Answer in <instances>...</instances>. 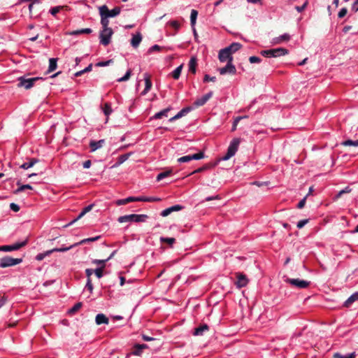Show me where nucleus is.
Returning <instances> with one entry per match:
<instances>
[{"instance_id": "nucleus-1", "label": "nucleus", "mask_w": 358, "mask_h": 358, "mask_svg": "<svg viewBox=\"0 0 358 358\" xmlns=\"http://www.w3.org/2000/svg\"><path fill=\"white\" fill-rule=\"evenodd\" d=\"M148 216L146 215L130 214L125 215L118 217L117 221L120 223L124 222H143L146 220Z\"/></svg>"}, {"instance_id": "nucleus-2", "label": "nucleus", "mask_w": 358, "mask_h": 358, "mask_svg": "<svg viewBox=\"0 0 358 358\" xmlns=\"http://www.w3.org/2000/svg\"><path fill=\"white\" fill-rule=\"evenodd\" d=\"M241 141L239 138H234L229 143L227 148V153L222 157L223 161L229 160L231 157L235 155L238 151Z\"/></svg>"}, {"instance_id": "nucleus-3", "label": "nucleus", "mask_w": 358, "mask_h": 358, "mask_svg": "<svg viewBox=\"0 0 358 358\" xmlns=\"http://www.w3.org/2000/svg\"><path fill=\"white\" fill-rule=\"evenodd\" d=\"M288 54V50L284 48H278L261 51V55L266 57H278Z\"/></svg>"}, {"instance_id": "nucleus-4", "label": "nucleus", "mask_w": 358, "mask_h": 358, "mask_svg": "<svg viewBox=\"0 0 358 358\" xmlns=\"http://www.w3.org/2000/svg\"><path fill=\"white\" fill-rule=\"evenodd\" d=\"M42 79L43 78L41 77H34V78H27L24 76H22L18 78L19 83H17V87H24L26 90H29L34 86L36 81H37L38 80H42Z\"/></svg>"}, {"instance_id": "nucleus-5", "label": "nucleus", "mask_w": 358, "mask_h": 358, "mask_svg": "<svg viewBox=\"0 0 358 358\" xmlns=\"http://www.w3.org/2000/svg\"><path fill=\"white\" fill-rule=\"evenodd\" d=\"M22 262V258H13L10 257H4L0 259V267L6 268L17 265Z\"/></svg>"}, {"instance_id": "nucleus-6", "label": "nucleus", "mask_w": 358, "mask_h": 358, "mask_svg": "<svg viewBox=\"0 0 358 358\" xmlns=\"http://www.w3.org/2000/svg\"><path fill=\"white\" fill-rule=\"evenodd\" d=\"M113 34L112 29H103L100 32V43L104 46L108 45L110 43V38Z\"/></svg>"}, {"instance_id": "nucleus-7", "label": "nucleus", "mask_w": 358, "mask_h": 358, "mask_svg": "<svg viewBox=\"0 0 358 358\" xmlns=\"http://www.w3.org/2000/svg\"><path fill=\"white\" fill-rule=\"evenodd\" d=\"M100 15H105L108 17H113L118 15L120 13V8L115 7L112 10H109L106 6H102L99 8Z\"/></svg>"}, {"instance_id": "nucleus-8", "label": "nucleus", "mask_w": 358, "mask_h": 358, "mask_svg": "<svg viewBox=\"0 0 358 358\" xmlns=\"http://www.w3.org/2000/svg\"><path fill=\"white\" fill-rule=\"evenodd\" d=\"M285 282L287 283H289L292 286H294V287H296L301 288V289L306 288L310 285V282L304 280H301L299 278H296V279L287 278L285 280Z\"/></svg>"}, {"instance_id": "nucleus-9", "label": "nucleus", "mask_w": 358, "mask_h": 358, "mask_svg": "<svg viewBox=\"0 0 358 358\" xmlns=\"http://www.w3.org/2000/svg\"><path fill=\"white\" fill-rule=\"evenodd\" d=\"M71 248H54L52 250H48L43 253H39L36 256V259L37 261H42L45 257L49 256L54 252H65L69 250Z\"/></svg>"}, {"instance_id": "nucleus-10", "label": "nucleus", "mask_w": 358, "mask_h": 358, "mask_svg": "<svg viewBox=\"0 0 358 358\" xmlns=\"http://www.w3.org/2000/svg\"><path fill=\"white\" fill-rule=\"evenodd\" d=\"M235 275L237 279L235 285L238 288L244 287L248 285V279L245 274L238 272L235 273Z\"/></svg>"}, {"instance_id": "nucleus-11", "label": "nucleus", "mask_w": 358, "mask_h": 358, "mask_svg": "<svg viewBox=\"0 0 358 358\" xmlns=\"http://www.w3.org/2000/svg\"><path fill=\"white\" fill-rule=\"evenodd\" d=\"M218 71L221 75H224L226 73L234 75L236 73L235 66L233 64L232 62L230 61H228L227 65L224 67L219 69Z\"/></svg>"}, {"instance_id": "nucleus-12", "label": "nucleus", "mask_w": 358, "mask_h": 358, "mask_svg": "<svg viewBox=\"0 0 358 358\" xmlns=\"http://www.w3.org/2000/svg\"><path fill=\"white\" fill-rule=\"evenodd\" d=\"M218 58L221 62H228V61L233 62L232 55L230 54V52L226 48H224V49H222L220 50L219 55H218Z\"/></svg>"}, {"instance_id": "nucleus-13", "label": "nucleus", "mask_w": 358, "mask_h": 358, "mask_svg": "<svg viewBox=\"0 0 358 358\" xmlns=\"http://www.w3.org/2000/svg\"><path fill=\"white\" fill-rule=\"evenodd\" d=\"M213 94V92L210 91L208 93L206 94L205 95L199 98H197L194 102V105L196 107H199L205 105L206 103L212 97Z\"/></svg>"}, {"instance_id": "nucleus-14", "label": "nucleus", "mask_w": 358, "mask_h": 358, "mask_svg": "<svg viewBox=\"0 0 358 358\" xmlns=\"http://www.w3.org/2000/svg\"><path fill=\"white\" fill-rule=\"evenodd\" d=\"M101 236H96L92 237V238H84V239L81 240L80 241H79L78 243H75L72 244L71 246H78L79 245H81V244H91V243H94V241L101 240Z\"/></svg>"}, {"instance_id": "nucleus-15", "label": "nucleus", "mask_w": 358, "mask_h": 358, "mask_svg": "<svg viewBox=\"0 0 358 358\" xmlns=\"http://www.w3.org/2000/svg\"><path fill=\"white\" fill-rule=\"evenodd\" d=\"M291 38V36L289 34H283L278 37L273 38L272 39V43L273 45H277L282 43L283 41H288Z\"/></svg>"}, {"instance_id": "nucleus-16", "label": "nucleus", "mask_w": 358, "mask_h": 358, "mask_svg": "<svg viewBox=\"0 0 358 358\" xmlns=\"http://www.w3.org/2000/svg\"><path fill=\"white\" fill-rule=\"evenodd\" d=\"M144 80H145V88L143 91L141 92L142 95H145L152 87V81L150 78L148 73L144 74Z\"/></svg>"}, {"instance_id": "nucleus-17", "label": "nucleus", "mask_w": 358, "mask_h": 358, "mask_svg": "<svg viewBox=\"0 0 358 358\" xmlns=\"http://www.w3.org/2000/svg\"><path fill=\"white\" fill-rule=\"evenodd\" d=\"M141 41H142V36H141V33L138 32L137 34H134L132 36V38L131 39V45L133 48H136L138 47Z\"/></svg>"}, {"instance_id": "nucleus-18", "label": "nucleus", "mask_w": 358, "mask_h": 358, "mask_svg": "<svg viewBox=\"0 0 358 358\" xmlns=\"http://www.w3.org/2000/svg\"><path fill=\"white\" fill-rule=\"evenodd\" d=\"M209 327L206 324H201L199 327L194 329L193 332L194 336H202L203 333L208 331Z\"/></svg>"}, {"instance_id": "nucleus-19", "label": "nucleus", "mask_w": 358, "mask_h": 358, "mask_svg": "<svg viewBox=\"0 0 358 358\" xmlns=\"http://www.w3.org/2000/svg\"><path fill=\"white\" fill-rule=\"evenodd\" d=\"M105 141L103 139L99 140V141H91L90 143V148L91 149L92 152H94L95 150L101 148Z\"/></svg>"}, {"instance_id": "nucleus-20", "label": "nucleus", "mask_w": 358, "mask_h": 358, "mask_svg": "<svg viewBox=\"0 0 358 358\" xmlns=\"http://www.w3.org/2000/svg\"><path fill=\"white\" fill-rule=\"evenodd\" d=\"M95 322L97 325L102 324H108L109 323V320L104 314L99 313L96 315Z\"/></svg>"}, {"instance_id": "nucleus-21", "label": "nucleus", "mask_w": 358, "mask_h": 358, "mask_svg": "<svg viewBox=\"0 0 358 358\" xmlns=\"http://www.w3.org/2000/svg\"><path fill=\"white\" fill-rule=\"evenodd\" d=\"M197 15H198L197 10L192 9L191 10V14H190V24H191V27L193 29L194 34H196L195 24H196V22Z\"/></svg>"}, {"instance_id": "nucleus-22", "label": "nucleus", "mask_w": 358, "mask_h": 358, "mask_svg": "<svg viewBox=\"0 0 358 358\" xmlns=\"http://www.w3.org/2000/svg\"><path fill=\"white\" fill-rule=\"evenodd\" d=\"M103 114L106 116V121H108L110 115L113 113V109L111 107V103L109 102H106L101 106Z\"/></svg>"}, {"instance_id": "nucleus-23", "label": "nucleus", "mask_w": 358, "mask_h": 358, "mask_svg": "<svg viewBox=\"0 0 358 358\" xmlns=\"http://www.w3.org/2000/svg\"><path fill=\"white\" fill-rule=\"evenodd\" d=\"M171 108H166L157 113H155L151 119H161L163 117H168V113L171 110Z\"/></svg>"}, {"instance_id": "nucleus-24", "label": "nucleus", "mask_w": 358, "mask_h": 358, "mask_svg": "<svg viewBox=\"0 0 358 358\" xmlns=\"http://www.w3.org/2000/svg\"><path fill=\"white\" fill-rule=\"evenodd\" d=\"M242 48V45L239 43H232L229 46L225 48L232 55L233 53L236 52Z\"/></svg>"}, {"instance_id": "nucleus-25", "label": "nucleus", "mask_w": 358, "mask_h": 358, "mask_svg": "<svg viewBox=\"0 0 358 358\" xmlns=\"http://www.w3.org/2000/svg\"><path fill=\"white\" fill-rule=\"evenodd\" d=\"M196 65H197L196 58L194 57H191V59L189 62V64H188L189 71L190 72H192V73H195Z\"/></svg>"}, {"instance_id": "nucleus-26", "label": "nucleus", "mask_w": 358, "mask_h": 358, "mask_svg": "<svg viewBox=\"0 0 358 358\" xmlns=\"http://www.w3.org/2000/svg\"><path fill=\"white\" fill-rule=\"evenodd\" d=\"M358 301V292L352 294L345 302L344 306L349 307L353 302Z\"/></svg>"}, {"instance_id": "nucleus-27", "label": "nucleus", "mask_w": 358, "mask_h": 358, "mask_svg": "<svg viewBox=\"0 0 358 358\" xmlns=\"http://www.w3.org/2000/svg\"><path fill=\"white\" fill-rule=\"evenodd\" d=\"M182 67H183V65L181 64L180 66H178L176 69H175L171 73V76L174 79V80H178L180 76V74H181V71H182Z\"/></svg>"}, {"instance_id": "nucleus-28", "label": "nucleus", "mask_w": 358, "mask_h": 358, "mask_svg": "<svg viewBox=\"0 0 358 358\" xmlns=\"http://www.w3.org/2000/svg\"><path fill=\"white\" fill-rule=\"evenodd\" d=\"M57 58H50L49 59V66L48 69V73H50L54 71L57 67Z\"/></svg>"}, {"instance_id": "nucleus-29", "label": "nucleus", "mask_w": 358, "mask_h": 358, "mask_svg": "<svg viewBox=\"0 0 358 358\" xmlns=\"http://www.w3.org/2000/svg\"><path fill=\"white\" fill-rule=\"evenodd\" d=\"M135 201L134 196H129L126 199H118L115 201L117 206L125 205L129 202Z\"/></svg>"}, {"instance_id": "nucleus-30", "label": "nucleus", "mask_w": 358, "mask_h": 358, "mask_svg": "<svg viewBox=\"0 0 358 358\" xmlns=\"http://www.w3.org/2000/svg\"><path fill=\"white\" fill-rule=\"evenodd\" d=\"M116 251H114L113 252L111 253V255L106 259H94L92 261V263L94 264H101L103 268L105 267V264L107 261H108L110 259L112 258V257L114 255V254L115 253Z\"/></svg>"}, {"instance_id": "nucleus-31", "label": "nucleus", "mask_w": 358, "mask_h": 358, "mask_svg": "<svg viewBox=\"0 0 358 358\" xmlns=\"http://www.w3.org/2000/svg\"><path fill=\"white\" fill-rule=\"evenodd\" d=\"M36 162H38V160L33 158V159H31L29 160V162H24L23 163L21 166H20V168L21 169H28L31 167H32Z\"/></svg>"}, {"instance_id": "nucleus-32", "label": "nucleus", "mask_w": 358, "mask_h": 358, "mask_svg": "<svg viewBox=\"0 0 358 358\" xmlns=\"http://www.w3.org/2000/svg\"><path fill=\"white\" fill-rule=\"evenodd\" d=\"M93 207V205L91 204V205H88L87 206H85L83 210L80 213V214L78 215V216L74 219L73 220V222H76L78 220H79L80 217H82L85 213H88L89 211H90L92 210Z\"/></svg>"}, {"instance_id": "nucleus-33", "label": "nucleus", "mask_w": 358, "mask_h": 358, "mask_svg": "<svg viewBox=\"0 0 358 358\" xmlns=\"http://www.w3.org/2000/svg\"><path fill=\"white\" fill-rule=\"evenodd\" d=\"M83 306V303L81 302H78L76 303L71 308H70L68 311L69 315H74L77 313Z\"/></svg>"}, {"instance_id": "nucleus-34", "label": "nucleus", "mask_w": 358, "mask_h": 358, "mask_svg": "<svg viewBox=\"0 0 358 358\" xmlns=\"http://www.w3.org/2000/svg\"><path fill=\"white\" fill-rule=\"evenodd\" d=\"M341 145L343 146H355L358 147V139L353 141V140H346L341 143Z\"/></svg>"}, {"instance_id": "nucleus-35", "label": "nucleus", "mask_w": 358, "mask_h": 358, "mask_svg": "<svg viewBox=\"0 0 358 358\" xmlns=\"http://www.w3.org/2000/svg\"><path fill=\"white\" fill-rule=\"evenodd\" d=\"M334 358H355V352H352L345 355H343L339 352H336L333 355Z\"/></svg>"}, {"instance_id": "nucleus-36", "label": "nucleus", "mask_w": 358, "mask_h": 358, "mask_svg": "<svg viewBox=\"0 0 358 358\" xmlns=\"http://www.w3.org/2000/svg\"><path fill=\"white\" fill-rule=\"evenodd\" d=\"M66 6H55V7H52L49 10V13L53 15V16H56V15L60 12L62 10H63Z\"/></svg>"}, {"instance_id": "nucleus-37", "label": "nucleus", "mask_w": 358, "mask_h": 358, "mask_svg": "<svg viewBox=\"0 0 358 358\" xmlns=\"http://www.w3.org/2000/svg\"><path fill=\"white\" fill-rule=\"evenodd\" d=\"M129 156V154H124L119 156L115 166H117L124 163L126 160L128 159Z\"/></svg>"}, {"instance_id": "nucleus-38", "label": "nucleus", "mask_w": 358, "mask_h": 358, "mask_svg": "<svg viewBox=\"0 0 358 358\" xmlns=\"http://www.w3.org/2000/svg\"><path fill=\"white\" fill-rule=\"evenodd\" d=\"M172 173V171L171 170H169V171H164V172H162L160 173H159L157 176V181H160L162 180V179L171 176Z\"/></svg>"}, {"instance_id": "nucleus-39", "label": "nucleus", "mask_w": 358, "mask_h": 358, "mask_svg": "<svg viewBox=\"0 0 358 358\" xmlns=\"http://www.w3.org/2000/svg\"><path fill=\"white\" fill-rule=\"evenodd\" d=\"M159 240L161 243H167L170 245H172L176 243V239L174 238L160 237Z\"/></svg>"}, {"instance_id": "nucleus-40", "label": "nucleus", "mask_w": 358, "mask_h": 358, "mask_svg": "<svg viewBox=\"0 0 358 358\" xmlns=\"http://www.w3.org/2000/svg\"><path fill=\"white\" fill-rule=\"evenodd\" d=\"M92 32V29H90V28H85V29H78V30L74 31L72 33V34L73 35H79V34H90Z\"/></svg>"}, {"instance_id": "nucleus-41", "label": "nucleus", "mask_w": 358, "mask_h": 358, "mask_svg": "<svg viewBox=\"0 0 358 358\" xmlns=\"http://www.w3.org/2000/svg\"><path fill=\"white\" fill-rule=\"evenodd\" d=\"M101 24L102 25L103 29H110L108 27L109 21L108 20V17H106L104 15H101Z\"/></svg>"}, {"instance_id": "nucleus-42", "label": "nucleus", "mask_w": 358, "mask_h": 358, "mask_svg": "<svg viewBox=\"0 0 358 358\" xmlns=\"http://www.w3.org/2000/svg\"><path fill=\"white\" fill-rule=\"evenodd\" d=\"M25 189H32V187L30 185H21L20 187L14 191L15 194H18Z\"/></svg>"}, {"instance_id": "nucleus-43", "label": "nucleus", "mask_w": 358, "mask_h": 358, "mask_svg": "<svg viewBox=\"0 0 358 358\" xmlns=\"http://www.w3.org/2000/svg\"><path fill=\"white\" fill-rule=\"evenodd\" d=\"M190 108L189 107H187V108H182L181 110H180L177 114V117L178 119L181 118L182 117H183L184 115H185L186 114H187L189 111H190Z\"/></svg>"}, {"instance_id": "nucleus-44", "label": "nucleus", "mask_w": 358, "mask_h": 358, "mask_svg": "<svg viewBox=\"0 0 358 358\" xmlns=\"http://www.w3.org/2000/svg\"><path fill=\"white\" fill-rule=\"evenodd\" d=\"M148 346L147 345L145 344H136L135 345V348H136V352H134L135 355H138L141 352V351L143 350V349H145Z\"/></svg>"}, {"instance_id": "nucleus-45", "label": "nucleus", "mask_w": 358, "mask_h": 358, "mask_svg": "<svg viewBox=\"0 0 358 358\" xmlns=\"http://www.w3.org/2000/svg\"><path fill=\"white\" fill-rule=\"evenodd\" d=\"M192 160H199L203 159L204 157V153L203 152H199L198 153L190 155Z\"/></svg>"}, {"instance_id": "nucleus-46", "label": "nucleus", "mask_w": 358, "mask_h": 358, "mask_svg": "<svg viewBox=\"0 0 358 358\" xmlns=\"http://www.w3.org/2000/svg\"><path fill=\"white\" fill-rule=\"evenodd\" d=\"M192 160L190 155H185L178 159V162L180 163H187Z\"/></svg>"}, {"instance_id": "nucleus-47", "label": "nucleus", "mask_w": 358, "mask_h": 358, "mask_svg": "<svg viewBox=\"0 0 358 358\" xmlns=\"http://www.w3.org/2000/svg\"><path fill=\"white\" fill-rule=\"evenodd\" d=\"M171 27L174 28L176 30H178L180 27V24L177 20H172L169 22Z\"/></svg>"}, {"instance_id": "nucleus-48", "label": "nucleus", "mask_w": 358, "mask_h": 358, "mask_svg": "<svg viewBox=\"0 0 358 358\" xmlns=\"http://www.w3.org/2000/svg\"><path fill=\"white\" fill-rule=\"evenodd\" d=\"M130 76H131V70H128L123 77L117 79V81L118 82L126 81V80H129V78H130Z\"/></svg>"}, {"instance_id": "nucleus-49", "label": "nucleus", "mask_w": 358, "mask_h": 358, "mask_svg": "<svg viewBox=\"0 0 358 358\" xmlns=\"http://www.w3.org/2000/svg\"><path fill=\"white\" fill-rule=\"evenodd\" d=\"M242 120L241 117H236L234 118L233 124H232V129L231 130L234 131L236 129V127L238 126V122Z\"/></svg>"}, {"instance_id": "nucleus-50", "label": "nucleus", "mask_w": 358, "mask_h": 358, "mask_svg": "<svg viewBox=\"0 0 358 358\" xmlns=\"http://www.w3.org/2000/svg\"><path fill=\"white\" fill-rule=\"evenodd\" d=\"M249 61L251 64L260 63L262 62V59L257 56H251L249 57Z\"/></svg>"}, {"instance_id": "nucleus-51", "label": "nucleus", "mask_w": 358, "mask_h": 358, "mask_svg": "<svg viewBox=\"0 0 358 358\" xmlns=\"http://www.w3.org/2000/svg\"><path fill=\"white\" fill-rule=\"evenodd\" d=\"M216 80V77L215 76H210L208 74H206L203 78V82L207 83L209 81L215 82Z\"/></svg>"}, {"instance_id": "nucleus-52", "label": "nucleus", "mask_w": 358, "mask_h": 358, "mask_svg": "<svg viewBox=\"0 0 358 358\" xmlns=\"http://www.w3.org/2000/svg\"><path fill=\"white\" fill-rule=\"evenodd\" d=\"M103 267L98 268L94 271L95 275L97 278H100L103 276Z\"/></svg>"}, {"instance_id": "nucleus-53", "label": "nucleus", "mask_w": 358, "mask_h": 358, "mask_svg": "<svg viewBox=\"0 0 358 358\" xmlns=\"http://www.w3.org/2000/svg\"><path fill=\"white\" fill-rule=\"evenodd\" d=\"M208 167H209V166H208V165L203 166H201V167H200V168H199V169H197L194 170L193 172H192V173H190V175H192V174H194V173H201V172H202V171H205V170L208 169Z\"/></svg>"}, {"instance_id": "nucleus-54", "label": "nucleus", "mask_w": 358, "mask_h": 358, "mask_svg": "<svg viewBox=\"0 0 358 358\" xmlns=\"http://www.w3.org/2000/svg\"><path fill=\"white\" fill-rule=\"evenodd\" d=\"M27 244H28V239L26 238L24 239V241H20V242H17L13 245H10V246H20V247H22V246H25Z\"/></svg>"}, {"instance_id": "nucleus-55", "label": "nucleus", "mask_w": 358, "mask_h": 358, "mask_svg": "<svg viewBox=\"0 0 358 358\" xmlns=\"http://www.w3.org/2000/svg\"><path fill=\"white\" fill-rule=\"evenodd\" d=\"M308 222V220H301L297 222L296 227L299 229H301Z\"/></svg>"}, {"instance_id": "nucleus-56", "label": "nucleus", "mask_w": 358, "mask_h": 358, "mask_svg": "<svg viewBox=\"0 0 358 358\" xmlns=\"http://www.w3.org/2000/svg\"><path fill=\"white\" fill-rule=\"evenodd\" d=\"M112 62H113V61L111 59H109V60L104 61V62H99L96 63V65L97 66H108Z\"/></svg>"}, {"instance_id": "nucleus-57", "label": "nucleus", "mask_w": 358, "mask_h": 358, "mask_svg": "<svg viewBox=\"0 0 358 358\" xmlns=\"http://www.w3.org/2000/svg\"><path fill=\"white\" fill-rule=\"evenodd\" d=\"M348 13V10L346 8H343L340 10V11L338 13V17L339 18L343 17Z\"/></svg>"}, {"instance_id": "nucleus-58", "label": "nucleus", "mask_w": 358, "mask_h": 358, "mask_svg": "<svg viewBox=\"0 0 358 358\" xmlns=\"http://www.w3.org/2000/svg\"><path fill=\"white\" fill-rule=\"evenodd\" d=\"M350 191H351V189H350L349 187H346L345 189H343L341 190V191L338 193V194H337L336 197H337V198H338V197H340L343 194H345V193H349V192H350Z\"/></svg>"}, {"instance_id": "nucleus-59", "label": "nucleus", "mask_w": 358, "mask_h": 358, "mask_svg": "<svg viewBox=\"0 0 358 358\" xmlns=\"http://www.w3.org/2000/svg\"><path fill=\"white\" fill-rule=\"evenodd\" d=\"M135 201H143V202H148L149 197L148 196H134Z\"/></svg>"}, {"instance_id": "nucleus-60", "label": "nucleus", "mask_w": 358, "mask_h": 358, "mask_svg": "<svg viewBox=\"0 0 358 358\" xmlns=\"http://www.w3.org/2000/svg\"><path fill=\"white\" fill-rule=\"evenodd\" d=\"M307 6H308V1H306L302 6H296L295 9L299 13H301V12H302L303 10H305V8L307 7Z\"/></svg>"}, {"instance_id": "nucleus-61", "label": "nucleus", "mask_w": 358, "mask_h": 358, "mask_svg": "<svg viewBox=\"0 0 358 358\" xmlns=\"http://www.w3.org/2000/svg\"><path fill=\"white\" fill-rule=\"evenodd\" d=\"M10 208L13 211L16 212V213L20 210V206L17 204L15 203H11L10 204Z\"/></svg>"}, {"instance_id": "nucleus-62", "label": "nucleus", "mask_w": 358, "mask_h": 358, "mask_svg": "<svg viewBox=\"0 0 358 358\" xmlns=\"http://www.w3.org/2000/svg\"><path fill=\"white\" fill-rule=\"evenodd\" d=\"M162 47L158 45H154L151 46L149 49V52H152L154 51H159L161 50Z\"/></svg>"}, {"instance_id": "nucleus-63", "label": "nucleus", "mask_w": 358, "mask_h": 358, "mask_svg": "<svg viewBox=\"0 0 358 358\" xmlns=\"http://www.w3.org/2000/svg\"><path fill=\"white\" fill-rule=\"evenodd\" d=\"M171 212L170 208H166L164 210H163L162 212H161V215L162 217H166L168 216Z\"/></svg>"}, {"instance_id": "nucleus-64", "label": "nucleus", "mask_w": 358, "mask_h": 358, "mask_svg": "<svg viewBox=\"0 0 358 358\" xmlns=\"http://www.w3.org/2000/svg\"><path fill=\"white\" fill-rule=\"evenodd\" d=\"M352 10L355 12L358 11V0H355L353 4L352 5Z\"/></svg>"}]
</instances>
